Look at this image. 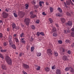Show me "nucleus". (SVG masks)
Segmentation results:
<instances>
[{
	"label": "nucleus",
	"mask_w": 74,
	"mask_h": 74,
	"mask_svg": "<svg viewBox=\"0 0 74 74\" xmlns=\"http://www.w3.org/2000/svg\"><path fill=\"white\" fill-rule=\"evenodd\" d=\"M36 69L37 70H40V66H37L36 67Z\"/></svg>",
	"instance_id": "72a5a7b5"
},
{
	"label": "nucleus",
	"mask_w": 74,
	"mask_h": 74,
	"mask_svg": "<svg viewBox=\"0 0 74 74\" xmlns=\"http://www.w3.org/2000/svg\"><path fill=\"white\" fill-rule=\"evenodd\" d=\"M8 16V14L5 12L2 13V16L3 18H7Z\"/></svg>",
	"instance_id": "20e7f679"
},
{
	"label": "nucleus",
	"mask_w": 74,
	"mask_h": 74,
	"mask_svg": "<svg viewBox=\"0 0 74 74\" xmlns=\"http://www.w3.org/2000/svg\"><path fill=\"white\" fill-rule=\"evenodd\" d=\"M12 47L13 49H16V46L15 45H12Z\"/></svg>",
	"instance_id": "4be33fe9"
},
{
	"label": "nucleus",
	"mask_w": 74,
	"mask_h": 74,
	"mask_svg": "<svg viewBox=\"0 0 74 74\" xmlns=\"http://www.w3.org/2000/svg\"><path fill=\"white\" fill-rule=\"evenodd\" d=\"M58 42L59 43V44H61L62 43V41L60 40H58Z\"/></svg>",
	"instance_id": "c03bdc74"
},
{
	"label": "nucleus",
	"mask_w": 74,
	"mask_h": 74,
	"mask_svg": "<svg viewBox=\"0 0 74 74\" xmlns=\"http://www.w3.org/2000/svg\"><path fill=\"white\" fill-rule=\"evenodd\" d=\"M40 32H37V34L36 35L38 36H40Z\"/></svg>",
	"instance_id": "de8ad7c7"
},
{
	"label": "nucleus",
	"mask_w": 74,
	"mask_h": 74,
	"mask_svg": "<svg viewBox=\"0 0 74 74\" xmlns=\"http://www.w3.org/2000/svg\"><path fill=\"white\" fill-rule=\"evenodd\" d=\"M66 14L68 16H71V14H70L69 12H67Z\"/></svg>",
	"instance_id": "ea45409f"
},
{
	"label": "nucleus",
	"mask_w": 74,
	"mask_h": 74,
	"mask_svg": "<svg viewBox=\"0 0 74 74\" xmlns=\"http://www.w3.org/2000/svg\"><path fill=\"white\" fill-rule=\"evenodd\" d=\"M34 8L36 9L37 8H38V6L37 5H35L34 6Z\"/></svg>",
	"instance_id": "8fccbe9b"
},
{
	"label": "nucleus",
	"mask_w": 74,
	"mask_h": 74,
	"mask_svg": "<svg viewBox=\"0 0 74 74\" xmlns=\"http://www.w3.org/2000/svg\"><path fill=\"white\" fill-rule=\"evenodd\" d=\"M21 42H22V43H23V44H25V40H23L21 41Z\"/></svg>",
	"instance_id": "6e6d98bb"
},
{
	"label": "nucleus",
	"mask_w": 74,
	"mask_h": 74,
	"mask_svg": "<svg viewBox=\"0 0 74 74\" xmlns=\"http://www.w3.org/2000/svg\"><path fill=\"white\" fill-rule=\"evenodd\" d=\"M23 67L24 69H27L29 68V66L27 64H23Z\"/></svg>",
	"instance_id": "423d86ee"
},
{
	"label": "nucleus",
	"mask_w": 74,
	"mask_h": 74,
	"mask_svg": "<svg viewBox=\"0 0 74 74\" xmlns=\"http://www.w3.org/2000/svg\"><path fill=\"white\" fill-rule=\"evenodd\" d=\"M18 14L20 18H23L24 16V14L22 12H19Z\"/></svg>",
	"instance_id": "39448f33"
},
{
	"label": "nucleus",
	"mask_w": 74,
	"mask_h": 74,
	"mask_svg": "<svg viewBox=\"0 0 74 74\" xmlns=\"http://www.w3.org/2000/svg\"><path fill=\"white\" fill-rule=\"evenodd\" d=\"M65 42H66V43H67V44L68 43L70 44V40H65Z\"/></svg>",
	"instance_id": "2f4dec72"
},
{
	"label": "nucleus",
	"mask_w": 74,
	"mask_h": 74,
	"mask_svg": "<svg viewBox=\"0 0 74 74\" xmlns=\"http://www.w3.org/2000/svg\"><path fill=\"white\" fill-rule=\"evenodd\" d=\"M7 51V50L6 49H4V50H3V49H1V52H5Z\"/></svg>",
	"instance_id": "cd10ccee"
},
{
	"label": "nucleus",
	"mask_w": 74,
	"mask_h": 74,
	"mask_svg": "<svg viewBox=\"0 0 74 74\" xmlns=\"http://www.w3.org/2000/svg\"><path fill=\"white\" fill-rule=\"evenodd\" d=\"M2 68L3 70H6V66L5 65H3L2 66Z\"/></svg>",
	"instance_id": "dca6fc26"
},
{
	"label": "nucleus",
	"mask_w": 74,
	"mask_h": 74,
	"mask_svg": "<svg viewBox=\"0 0 74 74\" xmlns=\"http://www.w3.org/2000/svg\"><path fill=\"white\" fill-rule=\"evenodd\" d=\"M42 14L43 15H46V14L45 13V12H43Z\"/></svg>",
	"instance_id": "4d7b16f0"
},
{
	"label": "nucleus",
	"mask_w": 74,
	"mask_h": 74,
	"mask_svg": "<svg viewBox=\"0 0 74 74\" xmlns=\"http://www.w3.org/2000/svg\"><path fill=\"white\" fill-rule=\"evenodd\" d=\"M69 70H70V71L71 73H74V69H73V68L71 67H70Z\"/></svg>",
	"instance_id": "4468645a"
},
{
	"label": "nucleus",
	"mask_w": 74,
	"mask_h": 74,
	"mask_svg": "<svg viewBox=\"0 0 74 74\" xmlns=\"http://www.w3.org/2000/svg\"><path fill=\"white\" fill-rule=\"evenodd\" d=\"M5 11H6V12H8V11H10V10L9 9H8V8H6V9H5Z\"/></svg>",
	"instance_id": "37998d69"
},
{
	"label": "nucleus",
	"mask_w": 74,
	"mask_h": 74,
	"mask_svg": "<svg viewBox=\"0 0 74 74\" xmlns=\"http://www.w3.org/2000/svg\"><path fill=\"white\" fill-rule=\"evenodd\" d=\"M49 9L51 12H53V8H52V7H50Z\"/></svg>",
	"instance_id": "c756f323"
},
{
	"label": "nucleus",
	"mask_w": 74,
	"mask_h": 74,
	"mask_svg": "<svg viewBox=\"0 0 74 74\" xmlns=\"http://www.w3.org/2000/svg\"><path fill=\"white\" fill-rule=\"evenodd\" d=\"M56 73L57 74H61V71L60 69H57Z\"/></svg>",
	"instance_id": "9b49d317"
},
{
	"label": "nucleus",
	"mask_w": 74,
	"mask_h": 74,
	"mask_svg": "<svg viewBox=\"0 0 74 74\" xmlns=\"http://www.w3.org/2000/svg\"><path fill=\"white\" fill-rule=\"evenodd\" d=\"M69 69H70L69 68L66 67L65 69V71H68L69 70Z\"/></svg>",
	"instance_id": "49530a36"
},
{
	"label": "nucleus",
	"mask_w": 74,
	"mask_h": 74,
	"mask_svg": "<svg viewBox=\"0 0 74 74\" xmlns=\"http://www.w3.org/2000/svg\"><path fill=\"white\" fill-rule=\"evenodd\" d=\"M39 5L40 6L42 7V3H41V1H40L39 2Z\"/></svg>",
	"instance_id": "09e8293b"
},
{
	"label": "nucleus",
	"mask_w": 74,
	"mask_h": 74,
	"mask_svg": "<svg viewBox=\"0 0 74 74\" xmlns=\"http://www.w3.org/2000/svg\"><path fill=\"white\" fill-rule=\"evenodd\" d=\"M35 17H36V16L35 15L32 14L31 16V18H35Z\"/></svg>",
	"instance_id": "a878e982"
},
{
	"label": "nucleus",
	"mask_w": 74,
	"mask_h": 74,
	"mask_svg": "<svg viewBox=\"0 0 74 74\" xmlns=\"http://www.w3.org/2000/svg\"><path fill=\"white\" fill-rule=\"evenodd\" d=\"M5 59L6 63H7L8 64H9V65H12V60H11L10 57L7 56L5 57Z\"/></svg>",
	"instance_id": "f257e3e1"
},
{
	"label": "nucleus",
	"mask_w": 74,
	"mask_h": 74,
	"mask_svg": "<svg viewBox=\"0 0 74 74\" xmlns=\"http://www.w3.org/2000/svg\"><path fill=\"white\" fill-rule=\"evenodd\" d=\"M70 31L69 29H64V34H67L68 33L70 32Z\"/></svg>",
	"instance_id": "9d476101"
},
{
	"label": "nucleus",
	"mask_w": 74,
	"mask_h": 74,
	"mask_svg": "<svg viewBox=\"0 0 74 74\" xmlns=\"http://www.w3.org/2000/svg\"><path fill=\"white\" fill-rule=\"evenodd\" d=\"M22 72L23 73V74H27L26 73V72H25V71H22Z\"/></svg>",
	"instance_id": "5fc2aeb1"
},
{
	"label": "nucleus",
	"mask_w": 74,
	"mask_h": 74,
	"mask_svg": "<svg viewBox=\"0 0 74 74\" xmlns=\"http://www.w3.org/2000/svg\"><path fill=\"white\" fill-rule=\"evenodd\" d=\"M33 13V12H30V14H32Z\"/></svg>",
	"instance_id": "338daca9"
},
{
	"label": "nucleus",
	"mask_w": 74,
	"mask_h": 74,
	"mask_svg": "<svg viewBox=\"0 0 74 74\" xmlns=\"http://www.w3.org/2000/svg\"><path fill=\"white\" fill-rule=\"evenodd\" d=\"M47 52L48 55H52V51L50 49H48Z\"/></svg>",
	"instance_id": "6e6552de"
},
{
	"label": "nucleus",
	"mask_w": 74,
	"mask_h": 74,
	"mask_svg": "<svg viewBox=\"0 0 74 74\" xmlns=\"http://www.w3.org/2000/svg\"><path fill=\"white\" fill-rule=\"evenodd\" d=\"M17 36V34H14V35L13 36H14V37H16V36Z\"/></svg>",
	"instance_id": "0e129e2a"
},
{
	"label": "nucleus",
	"mask_w": 74,
	"mask_h": 74,
	"mask_svg": "<svg viewBox=\"0 0 74 74\" xmlns=\"http://www.w3.org/2000/svg\"><path fill=\"white\" fill-rule=\"evenodd\" d=\"M36 23H39V20H37L36 21Z\"/></svg>",
	"instance_id": "bf43d9fd"
},
{
	"label": "nucleus",
	"mask_w": 74,
	"mask_h": 74,
	"mask_svg": "<svg viewBox=\"0 0 74 74\" xmlns=\"http://www.w3.org/2000/svg\"><path fill=\"white\" fill-rule=\"evenodd\" d=\"M14 16L15 17H16L17 16V14L15 13H14Z\"/></svg>",
	"instance_id": "864d4df0"
},
{
	"label": "nucleus",
	"mask_w": 74,
	"mask_h": 74,
	"mask_svg": "<svg viewBox=\"0 0 74 74\" xmlns=\"http://www.w3.org/2000/svg\"><path fill=\"white\" fill-rule=\"evenodd\" d=\"M7 31L8 32H9V31H10V29H9V28L7 29Z\"/></svg>",
	"instance_id": "69168bd1"
},
{
	"label": "nucleus",
	"mask_w": 74,
	"mask_h": 74,
	"mask_svg": "<svg viewBox=\"0 0 74 74\" xmlns=\"http://www.w3.org/2000/svg\"><path fill=\"white\" fill-rule=\"evenodd\" d=\"M31 27L32 29H35V27L33 25H31Z\"/></svg>",
	"instance_id": "a18cd8bd"
},
{
	"label": "nucleus",
	"mask_w": 74,
	"mask_h": 74,
	"mask_svg": "<svg viewBox=\"0 0 74 74\" xmlns=\"http://www.w3.org/2000/svg\"><path fill=\"white\" fill-rule=\"evenodd\" d=\"M66 24V25H68V26H71L72 24V22L70 21H68Z\"/></svg>",
	"instance_id": "f8f14e48"
},
{
	"label": "nucleus",
	"mask_w": 74,
	"mask_h": 74,
	"mask_svg": "<svg viewBox=\"0 0 74 74\" xmlns=\"http://www.w3.org/2000/svg\"><path fill=\"white\" fill-rule=\"evenodd\" d=\"M60 50L61 51H62L63 52H64L65 51V50L62 47H61L60 48Z\"/></svg>",
	"instance_id": "473e14b6"
},
{
	"label": "nucleus",
	"mask_w": 74,
	"mask_h": 74,
	"mask_svg": "<svg viewBox=\"0 0 74 74\" xmlns=\"http://www.w3.org/2000/svg\"><path fill=\"white\" fill-rule=\"evenodd\" d=\"M56 16H59V17H60L61 16H62V14L60 13H57L56 14Z\"/></svg>",
	"instance_id": "aec40b11"
},
{
	"label": "nucleus",
	"mask_w": 74,
	"mask_h": 74,
	"mask_svg": "<svg viewBox=\"0 0 74 74\" xmlns=\"http://www.w3.org/2000/svg\"><path fill=\"white\" fill-rule=\"evenodd\" d=\"M23 36H24V33H22L20 35V36L21 37H23Z\"/></svg>",
	"instance_id": "f704fd0d"
},
{
	"label": "nucleus",
	"mask_w": 74,
	"mask_h": 74,
	"mask_svg": "<svg viewBox=\"0 0 74 74\" xmlns=\"http://www.w3.org/2000/svg\"><path fill=\"white\" fill-rule=\"evenodd\" d=\"M71 30L72 32H74V28H72Z\"/></svg>",
	"instance_id": "680f3d73"
},
{
	"label": "nucleus",
	"mask_w": 74,
	"mask_h": 74,
	"mask_svg": "<svg viewBox=\"0 0 74 74\" xmlns=\"http://www.w3.org/2000/svg\"><path fill=\"white\" fill-rule=\"evenodd\" d=\"M22 56V53H20L19 54V56Z\"/></svg>",
	"instance_id": "052dcab7"
},
{
	"label": "nucleus",
	"mask_w": 74,
	"mask_h": 74,
	"mask_svg": "<svg viewBox=\"0 0 74 74\" xmlns=\"http://www.w3.org/2000/svg\"><path fill=\"white\" fill-rule=\"evenodd\" d=\"M49 20L50 21V22L51 23H52V22H53V21H52V18H49Z\"/></svg>",
	"instance_id": "7c9ffc66"
},
{
	"label": "nucleus",
	"mask_w": 74,
	"mask_h": 74,
	"mask_svg": "<svg viewBox=\"0 0 74 74\" xmlns=\"http://www.w3.org/2000/svg\"><path fill=\"white\" fill-rule=\"evenodd\" d=\"M67 53H68V54H70L71 53V51H70V50H69L68 51Z\"/></svg>",
	"instance_id": "a19ab883"
},
{
	"label": "nucleus",
	"mask_w": 74,
	"mask_h": 74,
	"mask_svg": "<svg viewBox=\"0 0 74 74\" xmlns=\"http://www.w3.org/2000/svg\"><path fill=\"white\" fill-rule=\"evenodd\" d=\"M58 10L60 12H62V10L60 8H58Z\"/></svg>",
	"instance_id": "393cba45"
},
{
	"label": "nucleus",
	"mask_w": 74,
	"mask_h": 74,
	"mask_svg": "<svg viewBox=\"0 0 74 74\" xmlns=\"http://www.w3.org/2000/svg\"><path fill=\"white\" fill-rule=\"evenodd\" d=\"M8 40L9 41L10 45H11L12 44V41L11 40H12V36H11L10 35L9 36Z\"/></svg>",
	"instance_id": "0eeeda50"
},
{
	"label": "nucleus",
	"mask_w": 74,
	"mask_h": 74,
	"mask_svg": "<svg viewBox=\"0 0 74 74\" xmlns=\"http://www.w3.org/2000/svg\"><path fill=\"white\" fill-rule=\"evenodd\" d=\"M12 25L13 29H15L16 27V25H15V24L14 23H12Z\"/></svg>",
	"instance_id": "a211bd4d"
},
{
	"label": "nucleus",
	"mask_w": 74,
	"mask_h": 74,
	"mask_svg": "<svg viewBox=\"0 0 74 74\" xmlns=\"http://www.w3.org/2000/svg\"><path fill=\"white\" fill-rule=\"evenodd\" d=\"M68 1H66V3L65 2L64 3V4L65 6V7L66 8H68V6H67V5H70V4H71V5H73L74 4H73V3L72 2V1H71V0H68Z\"/></svg>",
	"instance_id": "f03ea898"
},
{
	"label": "nucleus",
	"mask_w": 74,
	"mask_h": 74,
	"mask_svg": "<svg viewBox=\"0 0 74 74\" xmlns=\"http://www.w3.org/2000/svg\"><path fill=\"white\" fill-rule=\"evenodd\" d=\"M40 34H41V35H42V36H45V34H44V33L43 32H40Z\"/></svg>",
	"instance_id": "e433bc0d"
},
{
	"label": "nucleus",
	"mask_w": 74,
	"mask_h": 74,
	"mask_svg": "<svg viewBox=\"0 0 74 74\" xmlns=\"http://www.w3.org/2000/svg\"><path fill=\"white\" fill-rule=\"evenodd\" d=\"M35 3H36V1H33L32 2V3L33 4H35Z\"/></svg>",
	"instance_id": "13d9d810"
},
{
	"label": "nucleus",
	"mask_w": 74,
	"mask_h": 74,
	"mask_svg": "<svg viewBox=\"0 0 74 74\" xmlns=\"http://www.w3.org/2000/svg\"><path fill=\"white\" fill-rule=\"evenodd\" d=\"M36 54L37 56H38V57L41 56V53L40 52H37L36 53Z\"/></svg>",
	"instance_id": "2eb2a0df"
},
{
	"label": "nucleus",
	"mask_w": 74,
	"mask_h": 74,
	"mask_svg": "<svg viewBox=\"0 0 74 74\" xmlns=\"http://www.w3.org/2000/svg\"><path fill=\"white\" fill-rule=\"evenodd\" d=\"M23 40H24V38H22L21 40V41H23Z\"/></svg>",
	"instance_id": "774afa93"
},
{
	"label": "nucleus",
	"mask_w": 74,
	"mask_h": 74,
	"mask_svg": "<svg viewBox=\"0 0 74 74\" xmlns=\"http://www.w3.org/2000/svg\"><path fill=\"white\" fill-rule=\"evenodd\" d=\"M3 46L4 47H6V46H7L8 44V43L7 42H4L3 43Z\"/></svg>",
	"instance_id": "b1692460"
},
{
	"label": "nucleus",
	"mask_w": 74,
	"mask_h": 74,
	"mask_svg": "<svg viewBox=\"0 0 74 74\" xmlns=\"http://www.w3.org/2000/svg\"><path fill=\"white\" fill-rule=\"evenodd\" d=\"M3 36L2 33H0V38H3Z\"/></svg>",
	"instance_id": "79ce46f5"
},
{
	"label": "nucleus",
	"mask_w": 74,
	"mask_h": 74,
	"mask_svg": "<svg viewBox=\"0 0 74 74\" xmlns=\"http://www.w3.org/2000/svg\"><path fill=\"white\" fill-rule=\"evenodd\" d=\"M62 59L64 61H66V60H68V58H67V57L66 56H64L62 57Z\"/></svg>",
	"instance_id": "1a4fd4ad"
},
{
	"label": "nucleus",
	"mask_w": 74,
	"mask_h": 74,
	"mask_svg": "<svg viewBox=\"0 0 74 74\" xmlns=\"http://www.w3.org/2000/svg\"><path fill=\"white\" fill-rule=\"evenodd\" d=\"M25 6L26 7V8H25L26 9H27L29 7V5H28V4H26L25 5Z\"/></svg>",
	"instance_id": "4c0bfd02"
},
{
	"label": "nucleus",
	"mask_w": 74,
	"mask_h": 74,
	"mask_svg": "<svg viewBox=\"0 0 74 74\" xmlns=\"http://www.w3.org/2000/svg\"><path fill=\"white\" fill-rule=\"evenodd\" d=\"M0 58L2 59H4V56L1 53H0Z\"/></svg>",
	"instance_id": "bb28decb"
},
{
	"label": "nucleus",
	"mask_w": 74,
	"mask_h": 74,
	"mask_svg": "<svg viewBox=\"0 0 74 74\" xmlns=\"http://www.w3.org/2000/svg\"><path fill=\"white\" fill-rule=\"evenodd\" d=\"M56 25L57 27H59V25H58V24H56Z\"/></svg>",
	"instance_id": "e2e57ef3"
},
{
	"label": "nucleus",
	"mask_w": 74,
	"mask_h": 74,
	"mask_svg": "<svg viewBox=\"0 0 74 74\" xmlns=\"http://www.w3.org/2000/svg\"><path fill=\"white\" fill-rule=\"evenodd\" d=\"M54 55L55 56H58V53L55 51L54 52Z\"/></svg>",
	"instance_id": "5701e85b"
},
{
	"label": "nucleus",
	"mask_w": 74,
	"mask_h": 74,
	"mask_svg": "<svg viewBox=\"0 0 74 74\" xmlns=\"http://www.w3.org/2000/svg\"><path fill=\"white\" fill-rule=\"evenodd\" d=\"M53 35L54 37H56V36H57V33L54 32V33H53Z\"/></svg>",
	"instance_id": "c9c22d12"
},
{
	"label": "nucleus",
	"mask_w": 74,
	"mask_h": 74,
	"mask_svg": "<svg viewBox=\"0 0 74 74\" xmlns=\"http://www.w3.org/2000/svg\"><path fill=\"white\" fill-rule=\"evenodd\" d=\"M53 29L52 30V32H51V33H52L53 32H56V28H55V27H52Z\"/></svg>",
	"instance_id": "ddd939ff"
},
{
	"label": "nucleus",
	"mask_w": 74,
	"mask_h": 74,
	"mask_svg": "<svg viewBox=\"0 0 74 74\" xmlns=\"http://www.w3.org/2000/svg\"><path fill=\"white\" fill-rule=\"evenodd\" d=\"M15 28V29H16V30H18L19 29V27H16Z\"/></svg>",
	"instance_id": "603ef678"
},
{
	"label": "nucleus",
	"mask_w": 74,
	"mask_h": 74,
	"mask_svg": "<svg viewBox=\"0 0 74 74\" xmlns=\"http://www.w3.org/2000/svg\"><path fill=\"white\" fill-rule=\"evenodd\" d=\"M56 69V66H55V65L52 66L51 67V69L52 70H55Z\"/></svg>",
	"instance_id": "c85d7f7f"
},
{
	"label": "nucleus",
	"mask_w": 74,
	"mask_h": 74,
	"mask_svg": "<svg viewBox=\"0 0 74 74\" xmlns=\"http://www.w3.org/2000/svg\"><path fill=\"white\" fill-rule=\"evenodd\" d=\"M14 39L16 43H18V42H19V40L18 38H14Z\"/></svg>",
	"instance_id": "f3484780"
},
{
	"label": "nucleus",
	"mask_w": 74,
	"mask_h": 74,
	"mask_svg": "<svg viewBox=\"0 0 74 74\" xmlns=\"http://www.w3.org/2000/svg\"><path fill=\"white\" fill-rule=\"evenodd\" d=\"M71 35L73 37H74V32H72L71 33Z\"/></svg>",
	"instance_id": "3c124183"
},
{
	"label": "nucleus",
	"mask_w": 74,
	"mask_h": 74,
	"mask_svg": "<svg viewBox=\"0 0 74 74\" xmlns=\"http://www.w3.org/2000/svg\"><path fill=\"white\" fill-rule=\"evenodd\" d=\"M60 19L62 22V23H64L65 22V19L64 18H61Z\"/></svg>",
	"instance_id": "6ab92c4d"
},
{
	"label": "nucleus",
	"mask_w": 74,
	"mask_h": 74,
	"mask_svg": "<svg viewBox=\"0 0 74 74\" xmlns=\"http://www.w3.org/2000/svg\"><path fill=\"white\" fill-rule=\"evenodd\" d=\"M45 70V71H47V72H48L49 71V68L48 67H46Z\"/></svg>",
	"instance_id": "412c9836"
},
{
	"label": "nucleus",
	"mask_w": 74,
	"mask_h": 74,
	"mask_svg": "<svg viewBox=\"0 0 74 74\" xmlns=\"http://www.w3.org/2000/svg\"><path fill=\"white\" fill-rule=\"evenodd\" d=\"M34 48L33 47H31V52H33V51L34 50Z\"/></svg>",
	"instance_id": "58836bf2"
},
{
	"label": "nucleus",
	"mask_w": 74,
	"mask_h": 74,
	"mask_svg": "<svg viewBox=\"0 0 74 74\" xmlns=\"http://www.w3.org/2000/svg\"><path fill=\"white\" fill-rule=\"evenodd\" d=\"M24 22L25 23L26 25H29L30 23V19L28 18H25V19Z\"/></svg>",
	"instance_id": "7ed1b4c3"
}]
</instances>
